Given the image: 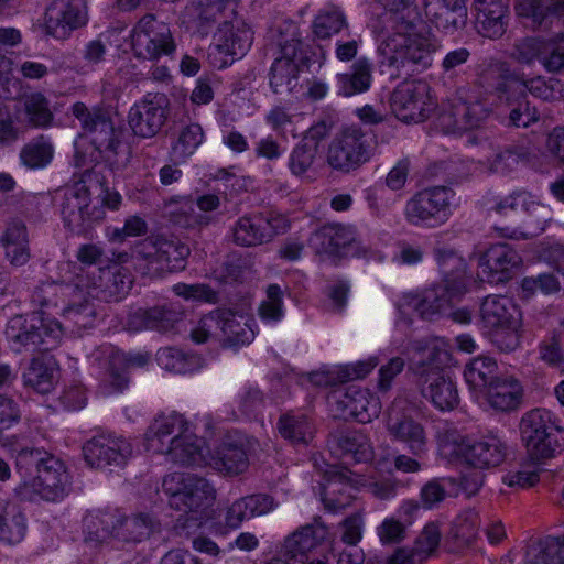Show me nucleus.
<instances>
[{
  "label": "nucleus",
  "instance_id": "35",
  "mask_svg": "<svg viewBox=\"0 0 564 564\" xmlns=\"http://www.w3.org/2000/svg\"><path fill=\"white\" fill-rule=\"evenodd\" d=\"M274 498L267 494H253L235 500L228 508L226 525L237 529L245 520L261 517L276 508Z\"/></svg>",
  "mask_w": 564,
  "mask_h": 564
},
{
  "label": "nucleus",
  "instance_id": "4",
  "mask_svg": "<svg viewBox=\"0 0 564 564\" xmlns=\"http://www.w3.org/2000/svg\"><path fill=\"white\" fill-rule=\"evenodd\" d=\"M452 355L444 340H437L429 352V362L419 368V387L422 395L440 411H452L459 404L456 382L442 367Z\"/></svg>",
  "mask_w": 564,
  "mask_h": 564
},
{
  "label": "nucleus",
  "instance_id": "39",
  "mask_svg": "<svg viewBox=\"0 0 564 564\" xmlns=\"http://www.w3.org/2000/svg\"><path fill=\"white\" fill-rule=\"evenodd\" d=\"M523 560L525 564H564V534L528 541Z\"/></svg>",
  "mask_w": 564,
  "mask_h": 564
},
{
  "label": "nucleus",
  "instance_id": "1",
  "mask_svg": "<svg viewBox=\"0 0 564 564\" xmlns=\"http://www.w3.org/2000/svg\"><path fill=\"white\" fill-rule=\"evenodd\" d=\"M400 19L390 22L393 32L378 47L380 72L391 79L429 68L436 51L429 37L415 32V19Z\"/></svg>",
  "mask_w": 564,
  "mask_h": 564
},
{
  "label": "nucleus",
  "instance_id": "14",
  "mask_svg": "<svg viewBox=\"0 0 564 564\" xmlns=\"http://www.w3.org/2000/svg\"><path fill=\"white\" fill-rule=\"evenodd\" d=\"M290 228L288 217L279 212H253L237 219L231 231L237 246L258 247L271 242Z\"/></svg>",
  "mask_w": 564,
  "mask_h": 564
},
{
  "label": "nucleus",
  "instance_id": "28",
  "mask_svg": "<svg viewBox=\"0 0 564 564\" xmlns=\"http://www.w3.org/2000/svg\"><path fill=\"white\" fill-rule=\"evenodd\" d=\"M184 318V312L173 305L154 306L152 308H139L128 317V328L132 332L154 329L167 333L175 329Z\"/></svg>",
  "mask_w": 564,
  "mask_h": 564
},
{
  "label": "nucleus",
  "instance_id": "15",
  "mask_svg": "<svg viewBox=\"0 0 564 564\" xmlns=\"http://www.w3.org/2000/svg\"><path fill=\"white\" fill-rule=\"evenodd\" d=\"M466 291L465 282L448 279L424 290L421 294H405L397 304L402 317L410 322V315L416 313L422 318H431L451 306Z\"/></svg>",
  "mask_w": 564,
  "mask_h": 564
},
{
  "label": "nucleus",
  "instance_id": "20",
  "mask_svg": "<svg viewBox=\"0 0 564 564\" xmlns=\"http://www.w3.org/2000/svg\"><path fill=\"white\" fill-rule=\"evenodd\" d=\"M131 443L122 436L100 434L83 445L86 463L94 468L123 466L132 456Z\"/></svg>",
  "mask_w": 564,
  "mask_h": 564
},
{
  "label": "nucleus",
  "instance_id": "25",
  "mask_svg": "<svg viewBox=\"0 0 564 564\" xmlns=\"http://www.w3.org/2000/svg\"><path fill=\"white\" fill-rule=\"evenodd\" d=\"M327 534V527L318 521L302 525L285 536L280 549L281 554L294 563L304 564L310 553L325 541Z\"/></svg>",
  "mask_w": 564,
  "mask_h": 564
},
{
  "label": "nucleus",
  "instance_id": "13",
  "mask_svg": "<svg viewBox=\"0 0 564 564\" xmlns=\"http://www.w3.org/2000/svg\"><path fill=\"white\" fill-rule=\"evenodd\" d=\"M137 258L150 274L176 272L186 268L191 249L176 238L152 236L137 246Z\"/></svg>",
  "mask_w": 564,
  "mask_h": 564
},
{
  "label": "nucleus",
  "instance_id": "10",
  "mask_svg": "<svg viewBox=\"0 0 564 564\" xmlns=\"http://www.w3.org/2000/svg\"><path fill=\"white\" fill-rule=\"evenodd\" d=\"M214 335L219 337L223 347L238 349L251 344L256 332L243 316L217 310L203 316L191 330V338L196 344L206 343Z\"/></svg>",
  "mask_w": 564,
  "mask_h": 564
},
{
  "label": "nucleus",
  "instance_id": "62",
  "mask_svg": "<svg viewBox=\"0 0 564 564\" xmlns=\"http://www.w3.org/2000/svg\"><path fill=\"white\" fill-rule=\"evenodd\" d=\"M522 441L530 458L535 462L552 458L561 449L555 432L547 434L546 437L522 438Z\"/></svg>",
  "mask_w": 564,
  "mask_h": 564
},
{
  "label": "nucleus",
  "instance_id": "47",
  "mask_svg": "<svg viewBox=\"0 0 564 564\" xmlns=\"http://www.w3.org/2000/svg\"><path fill=\"white\" fill-rule=\"evenodd\" d=\"M497 370L498 366L494 358L478 356L466 365L464 377L471 390L484 392L499 378Z\"/></svg>",
  "mask_w": 564,
  "mask_h": 564
},
{
  "label": "nucleus",
  "instance_id": "52",
  "mask_svg": "<svg viewBox=\"0 0 564 564\" xmlns=\"http://www.w3.org/2000/svg\"><path fill=\"white\" fill-rule=\"evenodd\" d=\"M556 430L551 413L543 409H534L525 413L520 422L522 438L546 437L547 434L554 433Z\"/></svg>",
  "mask_w": 564,
  "mask_h": 564
},
{
  "label": "nucleus",
  "instance_id": "5",
  "mask_svg": "<svg viewBox=\"0 0 564 564\" xmlns=\"http://www.w3.org/2000/svg\"><path fill=\"white\" fill-rule=\"evenodd\" d=\"M102 191L101 184L93 175H84L64 192L62 216L65 226L75 235H87L93 227L105 218V209L93 194Z\"/></svg>",
  "mask_w": 564,
  "mask_h": 564
},
{
  "label": "nucleus",
  "instance_id": "7",
  "mask_svg": "<svg viewBox=\"0 0 564 564\" xmlns=\"http://www.w3.org/2000/svg\"><path fill=\"white\" fill-rule=\"evenodd\" d=\"M162 491L171 509L195 518L214 505L216 490L204 477L191 473H172L162 480Z\"/></svg>",
  "mask_w": 564,
  "mask_h": 564
},
{
  "label": "nucleus",
  "instance_id": "3",
  "mask_svg": "<svg viewBox=\"0 0 564 564\" xmlns=\"http://www.w3.org/2000/svg\"><path fill=\"white\" fill-rule=\"evenodd\" d=\"M437 443L444 456L460 458L480 469L499 466L507 456L506 443L495 434L470 440L448 427L437 433Z\"/></svg>",
  "mask_w": 564,
  "mask_h": 564
},
{
  "label": "nucleus",
  "instance_id": "11",
  "mask_svg": "<svg viewBox=\"0 0 564 564\" xmlns=\"http://www.w3.org/2000/svg\"><path fill=\"white\" fill-rule=\"evenodd\" d=\"M4 333L15 351H48L59 344L63 329L56 321L44 322L35 315L28 319L15 315L9 319Z\"/></svg>",
  "mask_w": 564,
  "mask_h": 564
},
{
  "label": "nucleus",
  "instance_id": "21",
  "mask_svg": "<svg viewBox=\"0 0 564 564\" xmlns=\"http://www.w3.org/2000/svg\"><path fill=\"white\" fill-rule=\"evenodd\" d=\"M318 253L336 257H359L366 253L357 234L351 226L329 224L323 226L313 236Z\"/></svg>",
  "mask_w": 564,
  "mask_h": 564
},
{
  "label": "nucleus",
  "instance_id": "19",
  "mask_svg": "<svg viewBox=\"0 0 564 564\" xmlns=\"http://www.w3.org/2000/svg\"><path fill=\"white\" fill-rule=\"evenodd\" d=\"M169 100L164 94H148L135 102L129 113L128 123L134 135L152 138L166 122Z\"/></svg>",
  "mask_w": 564,
  "mask_h": 564
},
{
  "label": "nucleus",
  "instance_id": "18",
  "mask_svg": "<svg viewBox=\"0 0 564 564\" xmlns=\"http://www.w3.org/2000/svg\"><path fill=\"white\" fill-rule=\"evenodd\" d=\"M430 86L424 80H405L391 95V108L404 122L424 121L434 109Z\"/></svg>",
  "mask_w": 564,
  "mask_h": 564
},
{
  "label": "nucleus",
  "instance_id": "23",
  "mask_svg": "<svg viewBox=\"0 0 564 564\" xmlns=\"http://www.w3.org/2000/svg\"><path fill=\"white\" fill-rule=\"evenodd\" d=\"M522 259L508 243H497L487 249L479 259L478 276L489 283H503L512 278Z\"/></svg>",
  "mask_w": 564,
  "mask_h": 564
},
{
  "label": "nucleus",
  "instance_id": "40",
  "mask_svg": "<svg viewBox=\"0 0 564 564\" xmlns=\"http://www.w3.org/2000/svg\"><path fill=\"white\" fill-rule=\"evenodd\" d=\"M28 532V518L23 508L15 501L7 499L0 511V541L9 545L22 542Z\"/></svg>",
  "mask_w": 564,
  "mask_h": 564
},
{
  "label": "nucleus",
  "instance_id": "48",
  "mask_svg": "<svg viewBox=\"0 0 564 564\" xmlns=\"http://www.w3.org/2000/svg\"><path fill=\"white\" fill-rule=\"evenodd\" d=\"M85 540L104 543L117 534V514L107 511L89 512L84 518Z\"/></svg>",
  "mask_w": 564,
  "mask_h": 564
},
{
  "label": "nucleus",
  "instance_id": "33",
  "mask_svg": "<svg viewBox=\"0 0 564 564\" xmlns=\"http://www.w3.org/2000/svg\"><path fill=\"white\" fill-rule=\"evenodd\" d=\"M83 284H76L73 289V297L69 304L63 310L64 325L72 333L79 334L82 330L93 327L97 313L88 289L84 291Z\"/></svg>",
  "mask_w": 564,
  "mask_h": 564
},
{
  "label": "nucleus",
  "instance_id": "54",
  "mask_svg": "<svg viewBox=\"0 0 564 564\" xmlns=\"http://www.w3.org/2000/svg\"><path fill=\"white\" fill-rule=\"evenodd\" d=\"M318 147L308 141H301L289 156V169L295 176H304L311 172L318 159Z\"/></svg>",
  "mask_w": 564,
  "mask_h": 564
},
{
  "label": "nucleus",
  "instance_id": "58",
  "mask_svg": "<svg viewBox=\"0 0 564 564\" xmlns=\"http://www.w3.org/2000/svg\"><path fill=\"white\" fill-rule=\"evenodd\" d=\"M545 40L541 36H525L517 40L512 46L510 57L520 64L530 65L540 61L545 51Z\"/></svg>",
  "mask_w": 564,
  "mask_h": 564
},
{
  "label": "nucleus",
  "instance_id": "59",
  "mask_svg": "<svg viewBox=\"0 0 564 564\" xmlns=\"http://www.w3.org/2000/svg\"><path fill=\"white\" fill-rule=\"evenodd\" d=\"M434 256L444 275L443 280L448 279L451 282L460 280L465 282L466 263L453 249L437 247L434 249Z\"/></svg>",
  "mask_w": 564,
  "mask_h": 564
},
{
  "label": "nucleus",
  "instance_id": "55",
  "mask_svg": "<svg viewBox=\"0 0 564 564\" xmlns=\"http://www.w3.org/2000/svg\"><path fill=\"white\" fill-rule=\"evenodd\" d=\"M347 25L344 13L335 6H330L315 17L313 22L314 34L322 40L339 33Z\"/></svg>",
  "mask_w": 564,
  "mask_h": 564
},
{
  "label": "nucleus",
  "instance_id": "45",
  "mask_svg": "<svg viewBox=\"0 0 564 564\" xmlns=\"http://www.w3.org/2000/svg\"><path fill=\"white\" fill-rule=\"evenodd\" d=\"M281 436L292 444L307 445L314 437L315 427L311 419L303 413L282 414L278 422Z\"/></svg>",
  "mask_w": 564,
  "mask_h": 564
},
{
  "label": "nucleus",
  "instance_id": "56",
  "mask_svg": "<svg viewBox=\"0 0 564 564\" xmlns=\"http://www.w3.org/2000/svg\"><path fill=\"white\" fill-rule=\"evenodd\" d=\"M338 446L344 455L357 463H366L372 458V447L369 438L361 432H348L338 438Z\"/></svg>",
  "mask_w": 564,
  "mask_h": 564
},
{
  "label": "nucleus",
  "instance_id": "36",
  "mask_svg": "<svg viewBox=\"0 0 564 564\" xmlns=\"http://www.w3.org/2000/svg\"><path fill=\"white\" fill-rule=\"evenodd\" d=\"M210 465L228 476H238L249 467V457L241 440H225L215 451Z\"/></svg>",
  "mask_w": 564,
  "mask_h": 564
},
{
  "label": "nucleus",
  "instance_id": "2",
  "mask_svg": "<svg viewBox=\"0 0 564 564\" xmlns=\"http://www.w3.org/2000/svg\"><path fill=\"white\" fill-rule=\"evenodd\" d=\"M18 471L29 474L35 468L36 475L19 484L14 496L20 501L34 502L39 499L48 502L62 500L70 487V476L65 464L44 448L24 447L15 456Z\"/></svg>",
  "mask_w": 564,
  "mask_h": 564
},
{
  "label": "nucleus",
  "instance_id": "53",
  "mask_svg": "<svg viewBox=\"0 0 564 564\" xmlns=\"http://www.w3.org/2000/svg\"><path fill=\"white\" fill-rule=\"evenodd\" d=\"M23 111L30 126L45 128L53 120L50 102L41 93H32L23 98Z\"/></svg>",
  "mask_w": 564,
  "mask_h": 564
},
{
  "label": "nucleus",
  "instance_id": "16",
  "mask_svg": "<svg viewBox=\"0 0 564 564\" xmlns=\"http://www.w3.org/2000/svg\"><path fill=\"white\" fill-rule=\"evenodd\" d=\"M72 113L79 120L84 134L95 149L102 154H116L120 144V132L116 130L110 113L100 108H88L84 102H75Z\"/></svg>",
  "mask_w": 564,
  "mask_h": 564
},
{
  "label": "nucleus",
  "instance_id": "31",
  "mask_svg": "<svg viewBox=\"0 0 564 564\" xmlns=\"http://www.w3.org/2000/svg\"><path fill=\"white\" fill-rule=\"evenodd\" d=\"M476 28L488 39H500L507 30V0H475Z\"/></svg>",
  "mask_w": 564,
  "mask_h": 564
},
{
  "label": "nucleus",
  "instance_id": "46",
  "mask_svg": "<svg viewBox=\"0 0 564 564\" xmlns=\"http://www.w3.org/2000/svg\"><path fill=\"white\" fill-rule=\"evenodd\" d=\"M203 446L204 441L189 430L173 445H169L167 451L162 454L182 466L200 465L203 462Z\"/></svg>",
  "mask_w": 564,
  "mask_h": 564
},
{
  "label": "nucleus",
  "instance_id": "29",
  "mask_svg": "<svg viewBox=\"0 0 564 564\" xmlns=\"http://www.w3.org/2000/svg\"><path fill=\"white\" fill-rule=\"evenodd\" d=\"M514 10L533 30L546 31L564 15V0H516Z\"/></svg>",
  "mask_w": 564,
  "mask_h": 564
},
{
  "label": "nucleus",
  "instance_id": "63",
  "mask_svg": "<svg viewBox=\"0 0 564 564\" xmlns=\"http://www.w3.org/2000/svg\"><path fill=\"white\" fill-rule=\"evenodd\" d=\"M441 541V530L438 524L431 522L424 527L417 536L414 545L410 549L422 563L437 549Z\"/></svg>",
  "mask_w": 564,
  "mask_h": 564
},
{
  "label": "nucleus",
  "instance_id": "50",
  "mask_svg": "<svg viewBox=\"0 0 564 564\" xmlns=\"http://www.w3.org/2000/svg\"><path fill=\"white\" fill-rule=\"evenodd\" d=\"M54 148L43 135H40L26 144L20 151V160L29 169H43L53 159Z\"/></svg>",
  "mask_w": 564,
  "mask_h": 564
},
{
  "label": "nucleus",
  "instance_id": "9",
  "mask_svg": "<svg viewBox=\"0 0 564 564\" xmlns=\"http://www.w3.org/2000/svg\"><path fill=\"white\" fill-rule=\"evenodd\" d=\"M458 205L455 191L448 186H430L412 195L404 207L406 221L415 227L434 228L445 224Z\"/></svg>",
  "mask_w": 564,
  "mask_h": 564
},
{
  "label": "nucleus",
  "instance_id": "24",
  "mask_svg": "<svg viewBox=\"0 0 564 564\" xmlns=\"http://www.w3.org/2000/svg\"><path fill=\"white\" fill-rule=\"evenodd\" d=\"M236 0H197L191 7H187V14L196 23V28L202 35L212 32L214 25L218 26L219 32L227 29L236 15Z\"/></svg>",
  "mask_w": 564,
  "mask_h": 564
},
{
  "label": "nucleus",
  "instance_id": "37",
  "mask_svg": "<svg viewBox=\"0 0 564 564\" xmlns=\"http://www.w3.org/2000/svg\"><path fill=\"white\" fill-rule=\"evenodd\" d=\"M480 316L489 329L519 324L518 306L508 296H487L480 306Z\"/></svg>",
  "mask_w": 564,
  "mask_h": 564
},
{
  "label": "nucleus",
  "instance_id": "17",
  "mask_svg": "<svg viewBox=\"0 0 564 564\" xmlns=\"http://www.w3.org/2000/svg\"><path fill=\"white\" fill-rule=\"evenodd\" d=\"M94 360L106 369L100 388L104 394L123 391L129 384L128 370L142 368L150 359L149 354H124L112 346H101L93 354Z\"/></svg>",
  "mask_w": 564,
  "mask_h": 564
},
{
  "label": "nucleus",
  "instance_id": "57",
  "mask_svg": "<svg viewBox=\"0 0 564 564\" xmlns=\"http://www.w3.org/2000/svg\"><path fill=\"white\" fill-rule=\"evenodd\" d=\"M489 107L479 99L462 101L454 106L456 123H462L466 129L478 127L488 116Z\"/></svg>",
  "mask_w": 564,
  "mask_h": 564
},
{
  "label": "nucleus",
  "instance_id": "43",
  "mask_svg": "<svg viewBox=\"0 0 564 564\" xmlns=\"http://www.w3.org/2000/svg\"><path fill=\"white\" fill-rule=\"evenodd\" d=\"M338 94L351 97L367 91L372 82V64L366 58H358L346 73L336 77Z\"/></svg>",
  "mask_w": 564,
  "mask_h": 564
},
{
  "label": "nucleus",
  "instance_id": "41",
  "mask_svg": "<svg viewBox=\"0 0 564 564\" xmlns=\"http://www.w3.org/2000/svg\"><path fill=\"white\" fill-rule=\"evenodd\" d=\"M522 393L520 382L512 377H499L486 390L490 406L501 412L516 410L521 402Z\"/></svg>",
  "mask_w": 564,
  "mask_h": 564
},
{
  "label": "nucleus",
  "instance_id": "34",
  "mask_svg": "<svg viewBox=\"0 0 564 564\" xmlns=\"http://www.w3.org/2000/svg\"><path fill=\"white\" fill-rule=\"evenodd\" d=\"M88 289V295L105 302H118L122 300L132 288V278L124 268L101 270L100 284H83Z\"/></svg>",
  "mask_w": 564,
  "mask_h": 564
},
{
  "label": "nucleus",
  "instance_id": "27",
  "mask_svg": "<svg viewBox=\"0 0 564 564\" xmlns=\"http://www.w3.org/2000/svg\"><path fill=\"white\" fill-rule=\"evenodd\" d=\"M85 23L82 0H53L45 11V26L55 37H65Z\"/></svg>",
  "mask_w": 564,
  "mask_h": 564
},
{
  "label": "nucleus",
  "instance_id": "51",
  "mask_svg": "<svg viewBox=\"0 0 564 564\" xmlns=\"http://www.w3.org/2000/svg\"><path fill=\"white\" fill-rule=\"evenodd\" d=\"M480 528V518L475 510H465L459 513L453 522L451 536L457 542L459 547L471 545Z\"/></svg>",
  "mask_w": 564,
  "mask_h": 564
},
{
  "label": "nucleus",
  "instance_id": "38",
  "mask_svg": "<svg viewBox=\"0 0 564 564\" xmlns=\"http://www.w3.org/2000/svg\"><path fill=\"white\" fill-rule=\"evenodd\" d=\"M160 521L150 513H137L132 516L117 514L116 539L127 543H140L154 532H159Z\"/></svg>",
  "mask_w": 564,
  "mask_h": 564
},
{
  "label": "nucleus",
  "instance_id": "30",
  "mask_svg": "<svg viewBox=\"0 0 564 564\" xmlns=\"http://www.w3.org/2000/svg\"><path fill=\"white\" fill-rule=\"evenodd\" d=\"M335 398L341 409L340 415L345 420L351 417L365 424L377 417L381 410L379 399L368 390L349 388L345 393L335 395Z\"/></svg>",
  "mask_w": 564,
  "mask_h": 564
},
{
  "label": "nucleus",
  "instance_id": "8",
  "mask_svg": "<svg viewBox=\"0 0 564 564\" xmlns=\"http://www.w3.org/2000/svg\"><path fill=\"white\" fill-rule=\"evenodd\" d=\"M271 39L280 48L270 69V86L275 94L291 93L299 83L297 55L301 52L299 28L293 21H282L271 30Z\"/></svg>",
  "mask_w": 564,
  "mask_h": 564
},
{
  "label": "nucleus",
  "instance_id": "61",
  "mask_svg": "<svg viewBox=\"0 0 564 564\" xmlns=\"http://www.w3.org/2000/svg\"><path fill=\"white\" fill-rule=\"evenodd\" d=\"M204 140L203 128L198 123H191L182 128L176 142L173 144V153L178 158H187L202 144Z\"/></svg>",
  "mask_w": 564,
  "mask_h": 564
},
{
  "label": "nucleus",
  "instance_id": "26",
  "mask_svg": "<svg viewBox=\"0 0 564 564\" xmlns=\"http://www.w3.org/2000/svg\"><path fill=\"white\" fill-rule=\"evenodd\" d=\"M189 430V423L182 414L159 415L147 431V448L153 453L162 454L167 451L169 445H173Z\"/></svg>",
  "mask_w": 564,
  "mask_h": 564
},
{
  "label": "nucleus",
  "instance_id": "32",
  "mask_svg": "<svg viewBox=\"0 0 564 564\" xmlns=\"http://www.w3.org/2000/svg\"><path fill=\"white\" fill-rule=\"evenodd\" d=\"M389 435L398 442L406 445L410 453L421 456L426 452L427 437L423 425L408 415H393L389 413L387 420Z\"/></svg>",
  "mask_w": 564,
  "mask_h": 564
},
{
  "label": "nucleus",
  "instance_id": "6",
  "mask_svg": "<svg viewBox=\"0 0 564 564\" xmlns=\"http://www.w3.org/2000/svg\"><path fill=\"white\" fill-rule=\"evenodd\" d=\"M376 143V137L360 127L343 128L327 147L326 163L335 172L351 174L373 158Z\"/></svg>",
  "mask_w": 564,
  "mask_h": 564
},
{
  "label": "nucleus",
  "instance_id": "60",
  "mask_svg": "<svg viewBox=\"0 0 564 564\" xmlns=\"http://www.w3.org/2000/svg\"><path fill=\"white\" fill-rule=\"evenodd\" d=\"M156 360L163 369L175 373L189 372L196 364L194 355H186L182 350L172 347L160 349Z\"/></svg>",
  "mask_w": 564,
  "mask_h": 564
},
{
  "label": "nucleus",
  "instance_id": "22",
  "mask_svg": "<svg viewBox=\"0 0 564 564\" xmlns=\"http://www.w3.org/2000/svg\"><path fill=\"white\" fill-rule=\"evenodd\" d=\"M174 203L178 204V206L170 209V218L175 225L186 229H202L215 223L216 216L214 212L221 205L220 197L215 194H204L196 198L195 204L199 212L195 210L189 198L171 200L170 207Z\"/></svg>",
  "mask_w": 564,
  "mask_h": 564
},
{
  "label": "nucleus",
  "instance_id": "12",
  "mask_svg": "<svg viewBox=\"0 0 564 564\" xmlns=\"http://www.w3.org/2000/svg\"><path fill=\"white\" fill-rule=\"evenodd\" d=\"M130 43L133 55L143 61H159L172 56L176 51L170 25L151 13L135 23L130 33Z\"/></svg>",
  "mask_w": 564,
  "mask_h": 564
},
{
  "label": "nucleus",
  "instance_id": "44",
  "mask_svg": "<svg viewBox=\"0 0 564 564\" xmlns=\"http://www.w3.org/2000/svg\"><path fill=\"white\" fill-rule=\"evenodd\" d=\"M478 80L488 93L502 98L516 83L520 82V78L510 72L506 63L496 61L481 69Z\"/></svg>",
  "mask_w": 564,
  "mask_h": 564
},
{
  "label": "nucleus",
  "instance_id": "42",
  "mask_svg": "<svg viewBox=\"0 0 564 564\" xmlns=\"http://www.w3.org/2000/svg\"><path fill=\"white\" fill-rule=\"evenodd\" d=\"M57 364L51 356L33 358L23 373L24 384L45 394L53 390L56 382Z\"/></svg>",
  "mask_w": 564,
  "mask_h": 564
},
{
  "label": "nucleus",
  "instance_id": "64",
  "mask_svg": "<svg viewBox=\"0 0 564 564\" xmlns=\"http://www.w3.org/2000/svg\"><path fill=\"white\" fill-rule=\"evenodd\" d=\"M541 64L550 73L564 72V34L545 40Z\"/></svg>",
  "mask_w": 564,
  "mask_h": 564
},
{
  "label": "nucleus",
  "instance_id": "49",
  "mask_svg": "<svg viewBox=\"0 0 564 564\" xmlns=\"http://www.w3.org/2000/svg\"><path fill=\"white\" fill-rule=\"evenodd\" d=\"M523 213V231H521L520 235L525 239L533 238L542 234L552 219L551 209L544 204L535 200L533 196H531L530 203H528Z\"/></svg>",
  "mask_w": 564,
  "mask_h": 564
}]
</instances>
